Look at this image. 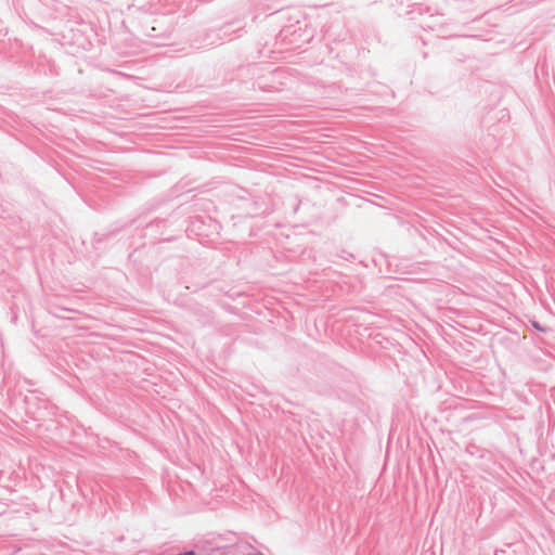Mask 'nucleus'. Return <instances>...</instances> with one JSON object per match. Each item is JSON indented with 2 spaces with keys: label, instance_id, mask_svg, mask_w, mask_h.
I'll return each mask as SVG.
<instances>
[{
  "label": "nucleus",
  "instance_id": "3",
  "mask_svg": "<svg viewBox=\"0 0 555 555\" xmlns=\"http://www.w3.org/2000/svg\"><path fill=\"white\" fill-rule=\"evenodd\" d=\"M249 555H264V554H263V553H261L260 551H257V552H255V553H253V554H249Z\"/></svg>",
  "mask_w": 555,
  "mask_h": 555
},
{
  "label": "nucleus",
  "instance_id": "1",
  "mask_svg": "<svg viewBox=\"0 0 555 555\" xmlns=\"http://www.w3.org/2000/svg\"><path fill=\"white\" fill-rule=\"evenodd\" d=\"M533 326L539 331H543V328L537 322L533 323Z\"/></svg>",
  "mask_w": 555,
  "mask_h": 555
},
{
  "label": "nucleus",
  "instance_id": "2",
  "mask_svg": "<svg viewBox=\"0 0 555 555\" xmlns=\"http://www.w3.org/2000/svg\"><path fill=\"white\" fill-rule=\"evenodd\" d=\"M184 555H195V552L194 551H189V552L184 553Z\"/></svg>",
  "mask_w": 555,
  "mask_h": 555
}]
</instances>
